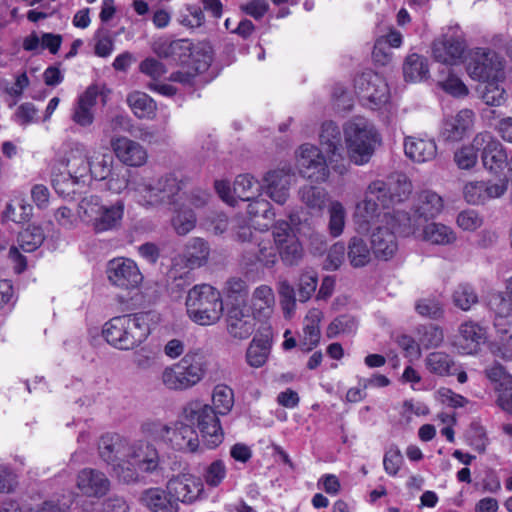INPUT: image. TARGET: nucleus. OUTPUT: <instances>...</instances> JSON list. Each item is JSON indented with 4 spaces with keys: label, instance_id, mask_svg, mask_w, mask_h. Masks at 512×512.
Wrapping results in <instances>:
<instances>
[{
    "label": "nucleus",
    "instance_id": "nucleus-32",
    "mask_svg": "<svg viewBox=\"0 0 512 512\" xmlns=\"http://www.w3.org/2000/svg\"><path fill=\"white\" fill-rule=\"evenodd\" d=\"M442 209V198L431 190L420 192L413 205L414 215L424 220L435 218Z\"/></svg>",
    "mask_w": 512,
    "mask_h": 512
},
{
    "label": "nucleus",
    "instance_id": "nucleus-26",
    "mask_svg": "<svg viewBox=\"0 0 512 512\" xmlns=\"http://www.w3.org/2000/svg\"><path fill=\"white\" fill-rule=\"evenodd\" d=\"M474 117V112L470 109L460 110L456 115L448 117L443 123L441 137L449 142L462 140L473 127Z\"/></svg>",
    "mask_w": 512,
    "mask_h": 512
},
{
    "label": "nucleus",
    "instance_id": "nucleus-60",
    "mask_svg": "<svg viewBox=\"0 0 512 512\" xmlns=\"http://www.w3.org/2000/svg\"><path fill=\"white\" fill-rule=\"evenodd\" d=\"M226 473L224 462L218 459L206 467L203 477L208 486L217 487L226 477Z\"/></svg>",
    "mask_w": 512,
    "mask_h": 512
},
{
    "label": "nucleus",
    "instance_id": "nucleus-18",
    "mask_svg": "<svg viewBox=\"0 0 512 512\" xmlns=\"http://www.w3.org/2000/svg\"><path fill=\"white\" fill-rule=\"evenodd\" d=\"M110 283L122 289L136 288L143 279L136 263L127 258H114L107 264Z\"/></svg>",
    "mask_w": 512,
    "mask_h": 512
},
{
    "label": "nucleus",
    "instance_id": "nucleus-4",
    "mask_svg": "<svg viewBox=\"0 0 512 512\" xmlns=\"http://www.w3.org/2000/svg\"><path fill=\"white\" fill-rule=\"evenodd\" d=\"M207 360L199 350L188 351L177 363L163 369L160 380L166 389L182 392L196 386L205 376Z\"/></svg>",
    "mask_w": 512,
    "mask_h": 512
},
{
    "label": "nucleus",
    "instance_id": "nucleus-58",
    "mask_svg": "<svg viewBox=\"0 0 512 512\" xmlns=\"http://www.w3.org/2000/svg\"><path fill=\"white\" fill-rule=\"evenodd\" d=\"M478 148L474 147V139L470 145L463 146L454 154V161L459 169L469 170L473 168L478 160Z\"/></svg>",
    "mask_w": 512,
    "mask_h": 512
},
{
    "label": "nucleus",
    "instance_id": "nucleus-5",
    "mask_svg": "<svg viewBox=\"0 0 512 512\" xmlns=\"http://www.w3.org/2000/svg\"><path fill=\"white\" fill-rule=\"evenodd\" d=\"M343 132L349 160L358 166L367 164L381 144L374 125L363 117H355L344 125Z\"/></svg>",
    "mask_w": 512,
    "mask_h": 512
},
{
    "label": "nucleus",
    "instance_id": "nucleus-27",
    "mask_svg": "<svg viewBox=\"0 0 512 512\" xmlns=\"http://www.w3.org/2000/svg\"><path fill=\"white\" fill-rule=\"evenodd\" d=\"M77 487L89 497H102L110 488V481L101 471L85 468L77 476Z\"/></svg>",
    "mask_w": 512,
    "mask_h": 512
},
{
    "label": "nucleus",
    "instance_id": "nucleus-48",
    "mask_svg": "<svg viewBox=\"0 0 512 512\" xmlns=\"http://www.w3.org/2000/svg\"><path fill=\"white\" fill-rule=\"evenodd\" d=\"M232 230L235 241L243 245V254L260 239V234L253 231L243 220L234 221Z\"/></svg>",
    "mask_w": 512,
    "mask_h": 512
},
{
    "label": "nucleus",
    "instance_id": "nucleus-19",
    "mask_svg": "<svg viewBox=\"0 0 512 512\" xmlns=\"http://www.w3.org/2000/svg\"><path fill=\"white\" fill-rule=\"evenodd\" d=\"M487 340L486 328L479 323L468 320L460 324L453 346L463 355L477 354L481 345Z\"/></svg>",
    "mask_w": 512,
    "mask_h": 512
},
{
    "label": "nucleus",
    "instance_id": "nucleus-11",
    "mask_svg": "<svg viewBox=\"0 0 512 512\" xmlns=\"http://www.w3.org/2000/svg\"><path fill=\"white\" fill-rule=\"evenodd\" d=\"M463 32L458 25L447 30L432 43V55L437 62L455 65L462 61L466 51Z\"/></svg>",
    "mask_w": 512,
    "mask_h": 512
},
{
    "label": "nucleus",
    "instance_id": "nucleus-37",
    "mask_svg": "<svg viewBox=\"0 0 512 512\" xmlns=\"http://www.w3.org/2000/svg\"><path fill=\"white\" fill-rule=\"evenodd\" d=\"M321 319V312L318 310H312L305 318V324L303 327V339L301 340L300 346L304 351L312 350L320 340V328L319 322Z\"/></svg>",
    "mask_w": 512,
    "mask_h": 512
},
{
    "label": "nucleus",
    "instance_id": "nucleus-7",
    "mask_svg": "<svg viewBox=\"0 0 512 512\" xmlns=\"http://www.w3.org/2000/svg\"><path fill=\"white\" fill-rule=\"evenodd\" d=\"M383 221L392 226V229L389 227H377L371 235V247L376 258L387 261L398 250L395 233L409 236L415 232L416 224L408 213L404 211H397L393 215L384 213Z\"/></svg>",
    "mask_w": 512,
    "mask_h": 512
},
{
    "label": "nucleus",
    "instance_id": "nucleus-52",
    "mask_svg": "<svg viewBox=\"0 0 512 512\" xmlns=\"http://www.w3.org/2000/svg\"><path fill=\"white\" fill-rule=\"evenodd\" d=\"M499 79H490L483 82L481 89V98L490 106H500L505 102V90L498 83Z\"/></svg>",
    "mask_w": 512,
    "mask_h": 512
},
{
    "label": "nucleus",
    "instance_id": "nucleus-45",
    "mask_svg": "<svg viewBox=\"0 0 512 512\" xmlns=\"http://www.w3.org/2000/svg\"><path fill=\"white\" fill-rule=\"evenodd\" d=\"M45 240L43 229L37 225H29L18 235V243L24 252H33L38 249Z\"/></svg>",
    "mask_w": 512,
    "mask_h": 512
},
{
    "label": "nucleus",
    "instance_id": "nucleus-53",
    "mask_svg": "<svg viewBox=\"0 0 512 512\" xmlns=\"http://www.w3.org/2000/svg\"><path fill=\"white\" fill-rule=\"evenodd\" d=\"M390 189L394 202H402L412 192V184L403 173H396L390 177Z\"/></svg>",
    "mask_w": 512,
    "mask_h": 512
},
{
    "label": "nucleus",
    "instance_id": "nucleus-20",
    "mask_svg": "<svg viewBox=\"0 0 512 512\" xmlns=\"http://www.w3.org/2000/svg\"><path fill=\"white\" fill-rule=\"evenodd\" d=\"M255 319L244 305L233 304L228 308L226 314L228 334L239 340L249 338L255 330Z\"/></svg>",
    "mask_w": 512,
    "mask_h": 512
},
{
    "label": "nucleus",
    "instance_id": "nucleus-56",
    "mask_svg": "<svg viewBox=\"0 0 512 512\" xmlns=\"http://www.w3.org/2000/svg\"><path fill=\"white\" fill-rule=\"evenodd\" d=\"M278 293L285 317H291L296 307L295 290L293 286L287 280H281L278 283Z\"/></svg>",
    "mask_w": 512,
    "mask_h": 512
},
{
    "label": "nucleus",
    "instance_id": "nucleus-31",
    "mask_svg": "<svg viewBox=\"0 0 512 512\" xmlns=\"http://www.w3.org/2000/svg\"><path fill=\"white\" fill-rule=\"evenodd\" d=\"M275 306V295L273 289L268 285L256 287L252 293L250 307L255 318H268L273 313Z\"/></svg>",
    "mask_w": 512,
    "mask_h": 512
},
{
    "label": "nucleus",
    "instance_id": "nucleus-1",
    "mask_svg": "<svg viewBox=\"0 0 512 512\" xmlns=\"http://www.w3.org/2000/svg\"><path fill=\"white\" fill-rule=\"evenodd\" d=\"M113 471L122 483H139L145 476H162L163 460L153 443L136 440L127 446L125 459L115 464Z\"/></svg>",
    "mask_w": 512,
    "mask_h": 512
},
{
    "label": "nucleus",
    "instance_id": "nucleus-23",
    "mask_svg": "<svg viewBox=\"0 0 512 512\" xmlns=\"http://www.w3.org/2000/svg\"><path fill=\"white\" fill-rule=\"evenodd\" d=\"M166 489L176 503H192L203 491V484L191 475H179L167 482Z\"/></svg>",
    "mask_w": 512,
    "mask_h": 512
},
{
    "label": "nucleus",
    "instance_id": "nucleus-61",
    "mask_svg": "<svg viewBox=\"0 0 512 512\" xmlns=\"http://www.w3.org/2000/svg\"><path fill=\"white\" fill-rule=\"evenodd\" d=\"M488 307L496 316L506 317L512 310V302L502 292H492L488 298Z\"/></svg>",
    "mask_w": 512,
    "mask_h": 512
},
{
    "label": "nucleus",
    "instance_id": "nucleus-17",
    "mask_svg": "<svg viewBox=\"0 0 512 512\" xmlns=\"http://www.w3.org/2000/svg\"><path fill=\"white\" fill-rule=\"evenodd\" d=\"M474 147L481 151V159L486 169L499 172L507 162V154L500 143L491 133L480 132L474 137Z\"/></svg>",
    "mask_w": 512,
    "mask_h": 512
},
{
    "label": "nucleus",
    "instance_id": "nucleus-40",
    "mask_svg": "<svg viewBox=\"0 0 512 512\" xmlns=\"http://www.w3.org/2000/svg\"><path fill=\"white\" fill-rule=\"evenodd\" d=\"M271 344L268 338H253L246 352L247 363L254 368L263 366L269 356Z\"/></svg>",
    "mask_w": 512,
    "mask_h": 512
},
{
    "label": "nucleus",
    "instance_id": "nucleus-59",
    "mask_svg": "<svg viewBox=\"0 0 512 512\" xmlns=\"http://www.w3.org/2000/svg\"><path fill=\"white\" fill-rule=\"evenodd\" d=\"M318 284L317 273L305 271L301 274L298 284L299 301L306 302L314 294Z\"/></svg>",
    "mask_w": 512,
    "mask_h": 512
},
{
    "label": "nucleus",
    "instance_id": "nucleus-8",
    "mask_svg": "<svg viewBox=\"0 0 512 512\" xmlns=\"http://www.w3.org/2000/svg\"><path fill=\"white\" fill-rule=\"evenodd\" d=\"M186 308L194 323L201 326L216 324L223 314L221 294L209 284L195 285L188 292Z\"/></svg>",
    "mask_w": 512,
    "mask_h": 512
},
{
    "label": "nucleus",
    "instance_id": "nucleus-36",
    "mask_svg": "<svg viewBox=\"0 0 512 512\" xmlns=\"http://www.w3.org/2000/svg\"><path fill=\"white\" fill-rule=\"evenodd\" d=\"M126 447V441L118 434L103 435L98 443L99 455L107 463H113Z\"/></svg>",
    "mask_w": 512,
    "mask_h": 512
},
{
    "label": "nucleus",
    "instance_id": "nucleus-28",
    "mask_svg": "<svg viewBox=\"0 0 512 512\" xmlns=\"http://www.w3.org/2000/svg\"><path fill=\"white\" fill-rule=\"evenodd\" d=\"M293 175L290 170L279 169L267 173L264 180L268 196L278 204H284L289 196Z\"/></svg>",
    "mask_w": 512,
    "mask_h": 512
},
{
    "label": "nucleus",
    "instance_id": "nucleus-50",
    "mask_svg": "<svg viewBox=\"0 0 512 512\" xmlns=\"http://www.w3.org/2000/svg\"><path fill=\"white\" fill-rule=\"evenodd\" d=\"M365 193L375 200L383 209L389 208V206L394 203L390 185L382 180L371 182Z\"/></svg>",
    "mask_w": 512,
    "mask_h": 512
},
{
    "label": "nucleus",
    "instance_id": "nucleus-29",
    "mask_svg": "<svg viewBox=\"0 0 512 512\" xmlns=\"http://www.w3.org/2000/svg\"><path fill=\"white\" fill-rule=\"evenodd\" d=\"M140 502L152 512H178L176 503L169 491L161 488H148L140 496Z\"/></svg>",
    "mask_w": 512,
    "mask_h": 512
},
{
    "label": "nucleus",
    "instance_id": "nucleus-64",
    "mask_svg": "<svg viewBox=\"0 0 512 512\" xmlns=\"http://www.w3.org/2000/svg\"><path fill=\"white\" fill-rule=\"evenodd\" d=\"M441 88L454 97H465L469 90L463 81L455 76L449 75L444 81L440 82Z\"/></svg>",
    "mask_w": 512,
    "mask_h": 512
},
{
    "label": "nucleus",
    "instance_id": "nucleus-3",
    "mask_svg": "<svg viewBox=\"0 0 512 512\" xmlns=\"http://www.w3.org/2000/svg\"><path fill=\"white\" fill-rule=\"evenodd\" d=\"M150 313L116 316L104 324L105 340L119 350H130L140 345L150 334Z\"/></svg>",
    "mask_w": 512,
    "mask_h": 512
},
{
    "label": "nucleus",
    "instance_id": "nucleus-47",
    "mask_svg": "<svg viewBox=\"0 0 512 512\" xmlns=\"http://www.w3.org/2000/svg\"><path fill=\"white\" fill-rule=\"evenodd\" d=\"M381 209L383 208L365 193L364 199L356 205L355 218L361 225H368L381 216Z\"/></svg>",
    "mask_w": 512,
    "mask_h": 512
},
{
    "label": "nucleus",
    "instance_id": "nucleus-34",
    "mask_svg": "<svg viewBox=\"0 0 512 512\" xmlns=\"http://www.w3.org/2000/svg\"><path fill=\"white\" fill-rule=\"evenodd\" d=\"M373 250L367 241L361 237L350 238L347 245V258L354 268L368 265L372 259Z\"/></svg>",
    "mask_w": 512,
    "mask_h": 512
},
{
    "label": "nucleus",
    "instance_id": "nucleus-24",
    "mask_svg": "<svg viewBox=\"0 0 512 512\" xmlns=\"http://www.w3.org/2000/svg\"><path fill=\"white\" fill-rule=\"evenodd\" d=\"M111 147L116 157L127 166L140 167L147 161L144 147L127 137L112 138Z\"/></svg>",
    "mask_w": 512,
    "mask_h": 512
},
{
    "label": "nucleus",
    "instance_id": "nucleus-44",
    "mask_svg": "<svg viewBox=\"0 0 512 512\" xmlns=\"http://www.w3.org/2000/svg\"><path fill=\"white\" fill-rule=\"evenodd\" d=\"M131 177L130 171L122 166L115 167L113 172L105 179L106 188L112 193L120 194L124 190L132 195L131 182L137 177Z\"/></svg>",
    "mask_w": 512,
    "mask_h": 512
},
{
    "label": "nucleus",
    "instance_id": "nucleus-9",
    "mask_svg": "<svg viewBox=\"0 0 512 512\" xmlns=\"http://www.w3.org/2000/svg\"><path fill=\"white\" fill-rule=\"evenodd\" d=\"M90 152L86 145L80 142H73L65 153L62 164L66 171L52 173V185L59 194H68L71 186L89 174Z\"/></svg>",
    "mask_w": 512,
    "mask_h": 512
},
{
    "label": "nucleus",
    "instance_id": "nucleus-16",
    "mask_svg": "<svg viewBox=\"0 0 512 512\" xmlns=\"http://www.w3.org/2000/svg\"><path fill=\"white\" fill-rule=\"evenodd\" d=\"M273 238L281 260L288 266L297 265L303 257V248L289 223H277Z\"/></svg>",
    "mask_w": 512,
    "mask_h": 512
},
{
    "label": "nucleus",
    "instance_id": "nucleus-13",
    "mask_svg": "<svg viewBox=\"0 0 512 512\" xmlns=\"http://www.w3.org/2000/svg\"><path fill=\"white\" fill-rule=\"evenodd\" d=\"M299 173L311 181L324 182L329 176L327 161L322 151L309 143L303 144L297 151Z\"/></svg>",
    "mask_w": 512,
    "mask_h": 512
},
{
    "label": "nucleus",
    "instance_id": "nucleus-51",
    "mask_svg": "<svg viewBox=\"0 0 512 512\" xmlns=\"http://www.w3.org/2000/svg\"><path fill=\"white\" fill-rule=\"evenodd\" d=\"M212 402L215 408L214 410L217 411L219 415L227 414L234 404L232 389L225 385L216 386L213 390Z\"/></svg>",
    "mask_w": 512,
    "mask_h": 512
},
{
    "label": "nucleus",
    "instance_id": "nucleus-2",
    "mask_svg": "<svg viewBox=\"0 0 512 512\" xmlns=\"http://www.w3.org/2000/svg\"><path fill=\"white\" fill-rule=\"evenodd\" d=\"M181 189V181L171 173L157 179L137 176L131 182L132 197L145 208L176 207Z\"/></svg>",
    "mask_w": 512,
    "mask_h": 512
},
{
    "label": "nucleus",
    "instance_id": "nucleus-30",
    "mask_svg": "<svg viewBox=\"0 0 512 512\" xmlns=\"http://www.w3.org/2000/svg\"><path fill=\"white\" fill-rule=\"evenodd\" d=\"M405 155L412 161L424 163L437 155V146L433 139L407 136L404 140Z\"/></svg>",
    "mask_w": 512,
    "mask_h": 512
},
{
    "label": "nucleus",
    "instance_id": "nucleus-35",
    "mask_svg": "<svg viewBox=\"0 0 512 512\" xmlns=\"http://www.w3.org/2000/svg\"><path fill=\"white\" fill-rule=\"evenodd\" d=\"M262 185L250 174L238 175L233 184V194L242 201H252L260 196Z\"/></svg>",
    "mask_w": 512,
    "mask_h": 512
},
{
    "label": "nucleus",
    "instance_id": "nucleus-15",
    "mask_svg": "<svg viewBox=\"0 0 512 512\" xmlns=\"http://www.w3.org/2000/svg\"><path fill=\"white\" fill-rule=\"evenodd\" d=\"M319 143L333 170L341 175L345 174L347 167L342 162V135L339 126L333 121L324 122L319 133Z\"/></svg>",
    "mask_w": 512,
    "mask_h": 512
},
{
    "label": "nucleus",
    "instance_id": "nucleus-10",
    "mask_svg": "<svg viewBox=\"0 0 512 512\" xmlns=\"http://www.w3.org/2000/svg\"><path fill=\"white\" fill-rule=\"evenodd\" d=\"M184 414L190 423L197 425L208 448H215L222 443L224 432L218 412L213 407L199 401L191 402L185 407Z\"/></svg>",
    "mask_w": 512,
    "mask_h": 512
},
{
    "label": "nucleus",
    "instance_id": "nucleus-57",
    "mask_svg": "<svg viewBox=\"0 0 512 512\" xmlns=\"http://www.w3.org/2000/svg\"><path fill=\"white\" fill-rule=\"evenodd\" d=\"M486 377L495 385V390L498 393V388H506L512 384V376L506 371L504 366L495 362L487 366L484 370Z\"/></svg>",
    "mask_w": 512,
    "mask_h": 512
},
{
    "label": "nucleus",
    "instance_id": "nucleus-41",
    "mask_svg": "<svg viewBox=\"0 0 512 512\" xmlns=\"http://www.w3.org/2000/svg\"><path fill=\"white\" fill-rule=\"evenodd\" d=\"M403 73L405 79L411 82L427 78L429 74L427 59L418 54L409 55L404 62Z\"/></svg>",
    "mask_w": 512,
    "mask_h": 512
},
{
    "label": "nucleus",
    "instance_id": "nucleus-42",
    "mask_svg": "<svg viewBox=\"0 0 512 512\" xmlns=\"http://www.w3.org/2000/svg\"><path fill=\"white\" fill-rule=\"evenodd\" d=\"M127 102L138 118H152L155 114L156 103L145 93L133 92L128 95Z\"/></svg>",
    "mask_w": 512,
    "mask_h": 512
},
{
    "label": "nucleus",
    "instance_id": "nucleus-63",
    "mask_svg": "<svg viewBox=\"0 0 512 512\" xmlns=\"http://www.w3.org/2000/svg\"><path fill=\"white\" fill-rule=\"evenodd\" d=\"M416 311L425 317L438 319L443 314V308L439 301L434 298H424L417 301Z\"/></svg>",
    "mask_w": 512,
    "mask_h": 512
},
{
    "label": "nucleus",
    "instance_id": "nucleus-6",
    "mask_svg": "<svg viewBox=\"0 0 512 512\" xmlns=\"http://www.w3.org/2000/svg\"><path fill=\"white\" fill-rule=\"evenodd\" d=\"M124 214L121 201L105 205L98 195H86L78 203L77 215L80 221L96 234L113 231L120 227Z\"/></svg>",
    "mask_w": 512,
    "mask_h": 512
},
{
    "label": "nucleus",
    "instance_id": "nucleus-43",
    "mask_svg": "<svg viewBox=\"0 0 512 512\" xmlns=\"http://www.w3.org/2000/svg\"><path fill=\"white\" fill-rule=\"evenodd\" d=\"M426 368L438 376H448L453 373L454 360L445 352L429 353L425 359Z\"/></svg>",
    "mask_w": 512,
    "mask_h": 512
},
{
    "label": "nucleus",
    "instance_id": "nucleus-54",
    "mask_svg": "<svg viewBox=\"0 0 512 512\" xmlns=\"http://www.w3.org/2000/svg\"><path fill=\"white\" fill-rule=\"evenodd\" d=\"M176 215L172 219V224L178 235L188 234L196 223V216L191 209H178L173 207Z\"/></svg>",
    "mask_w": 512,
    "mask_h": 512
},
{
    "label": "nucleus",
    "instance_id": "nucleus-12",
    "mask_svg": "<svg viewBox=\"0 0 512 512\" xmlns=\"http://www.w3.org/2000/svg\"><path fill=\"white\" fill-rule=\"evenodd\" d=\"M503 68V60L496 52L477 48L470 54L466 70L472 79L486 82L502 77Z\"/></svg>",
    "mask_w": 512,
    "mask_h": 512
},
{
    "label": "nucleus",
    "instance_id": "nucleus-62",
    "mask_svg": "<svg viewBox=\"0 0 512 512\" xmlns=\"http://www.w3.org/2000/svg\"><path fill=\"white\" fill-rule=\"evenodd\" d=\"M113 157L109 154L102 155L101 159L97 162H90V171L91 176L96 180H104L106 179L115 169L113 167Z\"/></svg>",
    "mask_w": 512,
    "mask_h": 512
},
{
    "label": "nucleus",
    "instance_id": "nucleus-21",
    "mask_svg": "<svg viewBox=\"0 0 512 512\" xmlns=\"http://www.w3.org/2000/svg\"><path fill=\"white\" fill-rule=\"evenodd\" d=\"M507 190V183L503 180L471 181L464 185L463 196L471 205L484 204L487 200L501 197Z\"/></svg>",
    "mask_w": 512,
    "mask_h": 512
},
{
    "label": "nucleus",
    "instance_id": "nucleus-49",
    "mask_svg": "<svg viewBox=\"0 0 512 512\" xmlns=\"http://www.w3.org/2000/svg\"><path fill=\"white\" fill-rule=\"evenodd\" d=\"M453 303L456 307L463 311H468L470 308L478 303V295L475 289L467 284H459L452 295Z\"/></svg>",
    "mask_w": 512,
    "mask_h": 512
},
{
    "label": "nucleus",
    "instance_id": "nucleus-22",
    "mask_svg": "<svg viewBox=\"0 0 512 512\" xmlns=\"http://www.w3.org/2000/svg\"><path fill=\"white\" fill-rule=\"evenodd\" d=\"M161 436L179 451L196 452L199 447L198 434L191 425L177 423L173 428L160 425Z\"/></svg>",
    "mask_w": 512,
    "mask_h": 512
},
{
    "label": "nucleus",
    "instance_id": "nucleus-39",
    "mask_svg": "<svg viewBox=\"0 0 512 512\" xmlns=\"http://www.w3.org/2000/svg\"><path fill=\"white\" fill-rule=\"evenodd\" d=\"M423 239L435 245H449L456 240V235L450 227L432 222L424 227Z\"/></svg>",
    "mask_w": 512,
    "mask_h": 512
},
{
    "label": "nucleus",
    "instance_id": "nucleus-33",
    "mask_svg": "<svg viewBox=\"0 0 512 512\" xmlns=\"http://www.w3.org/2000/svg\"><path fill=\"white\" fill-rule=\"evenodd\" d=\"M242 257L247 265L259 262L267 268L273 267L277 262L276 251L269 240L259 239L253 244V247L242 254Z\"/></svg>",
    "mask_w": 512,
    "mask_h": 512
},
{
    "label": "nucleus",
    "instance_id": "nucleus-25",
    "mask_svg": "<svg viewBox=\"0 0 512 512\" xmlns=\"http://www.w3.org/2000/svg\"><path fill=\"white\" fill-rule=\"evenodd\" d=\"M210 247L208 243L202 238L190 239L182 255L175 257L173 260L174 268L180 264L190 270L204 266L209 259Z\"/></svg>",
    "mask_w": 512,
    "mask_h": 512
},
{
    "label": "nucleus",
    "instance_id": "nucleus-38",
    "mask_svg": "<svg viewBox=\"0 0 512 512\" xmlns=\"http://www.w3.org/2000/svg\"><path fill=\"white\" fill-rule=\"evenodd\" d=\"M301 201L311 210L321 212L329 201L327 191L318 186L305 185L299 190Z\"/></svg>",
    "mask_w": 512,
    "mask_h": 512
},
{
    "label": "nucleus",
    "instance_id": "nucleus-55",
    "mask_svg": "<svg viewBox=\"0 0 512 512\" xmlns=\"http://www.w3.org/2000/svg\"><path fill=\"white\" fill-rule=\"evenodd\" d=\"M357 321L353 316L340 315L327 328V337L334 338L339 334H350L356 330Z\"/></svg>",
    "mask_w": 512,
    "mask_h": 512
},
{
    "label": "nucleus",
    "instance_id": "nucleus-46",
    "mask_svg": "<svg viewBox=\"0 0 512 512\" xmlns=\"http://www.w3.org/2000/svg\"><path fill=\"white\" fill-rule=\"evenodd\" d=\"M328 214L329 234L334 238L339 237L344 231L346 223V210L342 203L339 201H332L329 205Z\"/></svg>",
    "mask_w": 512,
    "mask_h": 512
},
{
    "label": "nucleus",
    "instance_id": "nucleus-14",
    "mask_svg": "<svg viewBox=\"0 0 512 512\" xmlns=\"http://www.w3.org/2000/svg\"><path fill=\"white\" fill-rule=\"evenodd\" d=\"M356 92L368 100L373 108L386 104L390 98L388 84L385 79L372 71L364 72L354 80Z\"/></svg>",
    "mask_w": 512,
    "mask_h": 512
}]
</instances>
